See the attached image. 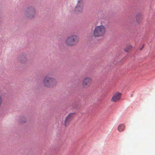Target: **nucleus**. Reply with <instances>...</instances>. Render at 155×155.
Instances as JSON below:
<instances>
[{
    "mask_svg": "<svg viewBox=\"0 0 155 155\" xmlns=\"http://www.w3.org/2000/svg\"><path fill=\"white\" fill-rule=\"evenodd\" d=\"M121 94L120 93L116 92L113 96L111 99L112 101L117 102L119 101L121 97Z\"/></svg>",
    "mask_w": 155,
    "mask_h": 155,
    "instance_id": "9",
    "label": "nucleus"
},
{
    "mask_svg": "<svg viewBox=\"0 0 155 155\" xmlns=\"http://www.w3.org/2000/svg\"><path fill=\"white\" fill-rule=\"evenodd\" d=\"M143 17L140 13L138 14L136 16V20L138 23H139L142 19Z\"/></svg>",
    "mask_w": 155,
    "mask_h": 155,
    "instance_id": "11",
    "label": "nucleus"
},
{
    "mask_svg": "<svg viewBox=\"0 0 155 155\" xmlns=\"http://www.w3.org/2000/svg\"><path fill=\"white\" fill-rule=\"evenodd\" d=\"M132 48V46L130 45L124 49V51L127 52H129Z\"/></svg>",
    "mask_w": 155,
    "mask_h": 155,
    "instance_id": "13",
    "label": "nucleus"
},
{
    "mask_svg": "<svg viewBox=\"0 0 155 155\" xmlns=\"http://www.w3.org/2000/svg\"><path fill=\"white\" fill-rule=\"evenodd\" d=\"M2 100L1 96L0 95V107L2 105Z\"/></svg>",
    "mask_w": 155,
    "mask_h": 155,
    "instance_id": "14",
    "label": "nucleus"
},
{
    "mask_svg": "<svg viewBox=\"0 0 155 155\" xmlns=\"http://www.w3.org/2000/svg\"><path fill=\"white\" fill-rule=\"evenodd\" d=\"M28 121L27 118L24 116H22L20 119L19 122L21 124H23L26 123Z\"/></svg>",
    "mask_w": 155,
    "mask_h": 155,
    "instance_id": "10",
    "label": "nucleus"
},
{
    "mask_svg": "<svg viewBox=\"0 0 155 155\" xmlns=\"http://www.w3.org/2000/svg\"><path fill=\"white\" fill-rule=\"evenodd\" d=\"M125 129V126L123 124H120L118 127V130L119 132L123 131Z\"/></svg>",
    "mask_w": 155,
    "mask_h": 155,
    "instance_id": "12",
    "label": "nucleus"
},
{
    "mask_svg": "<svg viewBox=\"0 0 155 155\" xmlns=\"http://www.w3.org/2000/svg\"><path fill=\"white\" fill-rule=\"evenodd\" d=\"M92 83V79L90 77H86L83 81L82 86L83 88H87L89 87Z\"/></svg>",
    "mask_w": 155,
    "mask_h": 155,
    "instance_id": "7",
    "label": "nucleus"
},
{
    "mask_svg": "<svg viewBox=\"0 0 155 155\" xmlns=\"http://www.w3.org/2000/svg\"><path fill=\"white\" fill-rule=\"evenodd\" d=\"M74 114V113H70L66 117L65 120V125L66 127L67 124H68L70 121L73 120Z\"/></svg>",
    "mask_w": 155,
    "mask_h": 155,
    "instance_id": "8",
    "label": "nucleus"
},
{
    "mask_svg": "<svg viewBox=\"0 0 155 155\" xmlns=\"http://www.w3.org/2000/svg\"><path fill=\"white\" fill-rule=\"evenodd\" d=\"M17 60L20 64L24 66H27L30 64L29 60L28 59L27 55L25 54H23L19 55Z\"/></svg>",
    "mask_w": 155,
    "mask_h": 155,
    "instance_id": "5",
    "label": "nucleus"
},
{
    "mask_svg": "<svg viewBox=\"0 0 155 155\" xmlns=\"http://www.w3.org/2000/svg\"><path fill=\"white\" fill-rule=\"evenodd\" d=\"M43 83L45 87L47 88H53L57 85L58 82L55 78L46 76L44 78Z\"/></svg>",
    "mask_w": 155,
    "mask_h": 155,
    "instance_id": "2",
    "label": "nucleus"
},
{
    "mask_svg": "<svg viewBox=\"0 0 155 155\" xmlns=\"http://www.w3.org/2000/svg\"><path fill=\"white\" fill-rule=\"evenodd\" d=\"M84 6L83 0H77V4L74 8V12L77 14L82 13Z\"/></svg>",
    "mask_w": 155,
    "mask_h": 155,
    "instance_id": "6",
    "label": "nucleus"
},
{
    "mask_svg": "<svg viewBox=\"0 0 155 155\" xmlns=\"http://www.w3.org/2000/svg\"><path fill=\"white\" fill-rule=\"evenodd\" d=\"M80 38L78 36L73 35L68 37L65 41V44L69 46L76 45L79 42Z\"/></svg>",
    "mask_w": 155,
    "mask_h": 155,
    "instance_id": "4",
    "label": "nucleus"
},
{
    "mask_svg": "<svg viewBox=\"0 0 155 155\" xmlns=\"http://www.w3.org/2000/svg\"><path fill=\"white\" fill-rule=\"evenodd\" d=\"M106 31L105 27L103 25H101L96 26L93 31V35L95 38H98L103 36Z\"/></svg>",
    "mask_w": 155,
    "mask_h": 155,
    "instance_id": "3",
    "label": "nucleus"
},
{
    "mask_svg": "<svg viewBox=\"0 0 155 155\" xmlns=\"http://www.w3.org/2000/svg\"><path fill=\"white\" fill-rule=\"evenodd\" d=\"M36 16V10L35 7L33 5L28 6L24 12V16L25 18L31 20L35 18Z\"/></svg>",
    "mask_w": 155,
    "mask_h": 155,
    "instance_id": "1",
    "label": "nucleus"
}]
</instances>
